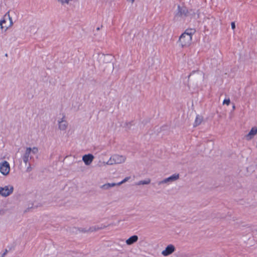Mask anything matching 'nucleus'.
I'll return each instance as SVG.
<instances>
[{"label": "nucleus", "instance_id": "obj_1", "mask_svg": "<svg viewBox=\"0 0 257 257\" xmlns=\"http://www.w3.org/2000/svg\"><path fill=\"white\" fill-rule=\"evenodd\" d=\"M195 30L192 29H187L180 36L178 44L182 48H186L189 47L192 41V35L195 33Z\"/></svg>", "mask_w": 257, "mask_h": 257}, {"label": "nucleus", "instance_id": "obj_2", "mask_svg": "<svg viewBox=\"0 0 257 257\" xmlns=\"http://www.w3.org/2000/svg\"><path fill=\"white\" fill-rule=\"evenodd\" d=\"M204 74L201 71L192 72L188 77V86L190 89L197 86V84L203 80Z\"/></svg>", "mask_w": 257, "mask_h": 257}, {"label": "nucleus", "instance_id": "obj_3", "mask_svg": "<svg viewBox=\"0 0 257 257\" xmlns=\"http://www.w3.org/2000/svg\"><path fill=\"white\" fill-rule=\"evenodd\" d=\"M93 61L96 63H102L103 64H107L110 67V69H112V64L111 61H109V57L100 53H95L92 56Z\"/></svg>", "mask_w": 257, "mask_h": 257}, {"label": "nucleus", "instance_id": "obj_4", "mask_svg": "<svg viewBox=\"0 0 257 257\" xmlns=\"http://www.w3.org/2000/svg\"><path fill=\"white\" fill-rule=\"evenodd\" d=\"M126 158L122 155L115 154L111 156L106 162H103L104 165H113L114 164H121L125 162Z\"/></svg>", "mask_w": 257, "mask_h": 257}, {"label": "nucleus", "instance_id": "obj_5", "mask_svg": "<svg viewBox=\"0 0 257 257\" xmlns=\"http://www.w3.org/2000/svg\"><path fill=\"white\" fill-rule=\"evenodd\" d=\"M38 153V149L37 147L27 148L22 156V159L25 165H27L29 160L32 158L31 154H36Z\"/></svg>", "mask_w": 257, "mask_h": 257}, {"label": "nucleus", "instance_id": "obj_6", "mask_svg": "<svg viewBox=\"0 0 257 257\" xmlns=\"http://www.w3.org/2000/svg\"><path fill=\"white\" fill-rule=\"evenodd\" d=\"M58 129L61 131H65L68 127V122L65 113L60 114L57 118Z\"/></svg>", "mask_w": 257, "mask_h": 257}, {"label": "nucleus", "instance_id": "obj_7", "mask_svg": "<svg viewBox=\"0 0 257 257\" xmlns=\"http://www.w3.org/2000/svg\"><path fill=\"white\" fill-rule=\"evenodd\" d=\"M10 171L9 163L6 161L0 162V172L4 175H8Z\"/></svg>", "mask_w": 257, "mask_h": 257}, {"label": "nucleus", "instance_id": "obj_8", "mask_svg": "<svg viewBox=\"0 0 257 257\" xmlns=\"http://www.w3.org/2000/svg\"><path fill=\"white\" fill-rule=\"evenodd\" d=\"M14 190L12 186H6L0 188V194L4 197H7L11 194Z\"/></svg>", "mask_w": 257, "mask_h": 257}, {"label": "nucleus", "instance_id": "obj_9", "mask_svg": "<svg viewBox=\"0 0 257 257\" xmlns=\"http://www.w3.org/2000/svg\"><path fill=\"white\" fill-rule=\"evenodd\" d=\"M175 249V246L173 244H170L162 251L161 253L163 256H167L173 253Z\"/></svg>", "mask_w": 257, "mask_h": 257}, {"label": "nucleus", "instance_id": "obj_10", "mask_svg": "<svg viewBox=\"0 0 257 257\" xmlns=\"http://www.w3.org/2000/svg\"><path fill=\"white\" fill-rule=\"evenodd\" d=\"M94 157L92 154H88L82 156V160L86 166L90 165L94 160Z\"/></svg>", "mask_w": 257, "mask_h": 257}, {"label": "nucleus", "instance_id": "obj_11", "mask_svg": "<svg viewBox=\"0 0 257 257\" xmlns=\"http://www.w3.org/2000/svg\"><path fill=\"white\" fill-rule=\"evenodd\" d=\"M257 134V127L254 126L251 128L249 133L244 136V138L247 141L251 140L255 135Z\"/></svg>", "mask_w": 257, "mask_h": 257}, {"label": "nucleus", "instance_id": "obj_12", "mask_svg": "<svg viewBox=\"0 0 257 257\" xmlns=\"http://www.w3.org/2000/svg\"><path fill=\"white\" fill-rule=\"evenodd\" d=\"M179 178H180L179 174L176 173V174H173L172 175H171V176H170L167 178L168 181V183H169V185H170L172 183L175 182L177 181L178 180H179Z\"/></svg>", "mask_w": 257, "mask_h": 257}, {"label": "nucleus", "instance_id": "obj_13", "mask_svg": "<svg viewBox=\"0 0 257 257\" xmlns=\"http://www.w3.org/2000/svg\"><path fill=\"white\" fill-rule=\"evenodd\" d=\"M139 239V237L137 235H134L128 238L127 239L125 240V243L128 245H131L134 243L136 242Z\"/></svg>", "mask_w": 257, "mask_h": 257}, {"label": "nucleus", "instance_id": "obj_14", "mask_svg": "<svg viewBox=\"0 0 257 257\" xmlns=\"http://www.w3.org/2000/svg\"><path fill=\"white\" fill-rule=\"evenodd\" d=\"M203 120V117L199 114L196 115L193 125L194 126H197L200 125Z\"/></svg>", "mask_w": 257, "mask_h": 257}, {"label": "nucleus", "instance_id": "obj_15", "mask_svg": "<svg viewBox=\"0 0 257 257\" xmlns=\"http://www.w3.org/2000/svg\"><path fill=\"white\" fill-rule=\"evenodd\" d=\"M151 180L150 178H146L144 180H140L135 183V185L136 186H141V185H149L151 183Z\"/></svg>", "mask_w": 257, "mask_h": 257}, {"label": "nucleus", "instance_id": "obj_16", "mask_svg": "<svg viewBox=\"0 0 257 257\" xmlns=\"http://www.w3.org/2000/svg\"><path fill=\"white\" fill-rule=\"evenodd\" d=\"M115 186H117V183H106L100 186V188L106 190L109 189L110 188L113 187Z\"/></svg>", "mask_w": 257, "mask_h": 257}, {"label": "nucleus", "instance_id": "obj_17", "mask_svg": "<svg viewBox=\"0 0 257 257\" xmlns=\"http://www.w3.org/2000/svg\"><path fill=\"white\" fill-rule=\"evenodd\" d=\"M100 229V228L96 226H92L89 227L88 229H86V228H82L81 229V231L83 232H91L97 231Z\"/></svg>", "mask_w": 257, "mask_h": 257}, {"label": "nucleus", "instance_id": "obj_18", "mask_svg": "<svg viewBox=\"0 0 257 257\" xmlns=\"http://www.w3.org/2000/svg\"><path fill=\"white\" fill-rule=\"evenodd\" d=\"M178 13H177V16H181L186 15L187 12L186 8L178 6Z\"/></svg>", "mask_w": 257, "mask_h": 257}, {"label": "nucleus", "instance_id": "obj_19", "mask_svg": "<svg viewBox=\"0 0 257 257\" xmlns=\"http://www.w3.org/2000/svg\"><path fill=\"white\" fill-rule=\"evenodd\" d=\"M7 14H6L4 16V19L0 21V27L2 29L6 28V30L8 29V27L4 26V24L6 23L5 18L7 17Z\"/></svg>", "mask_w": 257, "mask_h": 257}, {"label": "nucleus", "instance_id": "obj_20", "mask_svg": "<svg viewBox=\"0 0 257 257\" xmlns=\"http://www.w3.org/2000/svg\"><path fill=\"white\" fill-rule=\"evenodd\" d=\"M163 184H166L167 185H169V184L168 183V181L167 178H166L163 179L162 180L158 182V185H162Z\"/></svg>", "mask_w": 257, "mask_h": 257}, {"label": "nucleus", "instance_id": "obj_21", "mask_svg": "<svg viewBox=\"0 0 257 257\" xmlns=\"http://www.w3.org/2000/svg\"><path fill=\"white\" fill-rule=\"evenodd\" d=\"M130 178H131V177H125L122 181H121V182H120L117 183V186H119V185H121L122 184L126 182L128 180H130Z\"/></svg>", "mask_w": 257, "mask_h": 257}, {"label": "nucleus", "instance_id": "obj_22", "mask_svg": "<svg viewBox=\"0 0 257 257\" xmlns=\"http://www.w3.org/2000/svg\"><path fill=\"white\" fill-rule=\"evenodd\" d=\"M230 100L229 98L224 99L223 101V104H226L227 105H229Z\"/></svg>", "mask_w": 257, "mask_h": 257}, {"label": "nucleus", "instance_id": "obj_23", "mask_svg": "<svg viewBox=\"0 0 257 257\" xmlns=\"http://www.w3.org/2000/svg\"><path fill=\"white\" fill-rule=\"evenodd\" d=\"M7 15H8V17L10 20V27H12L13 25V21H12V18L10 17V15L7 13Z\"/></svg>", "mask_w": 257, "mask_h": 257}, {"label": "nucleus", "instance_id": "obj_24", "mask_svg": "<svg viewBox=\"0 0 257 257\" xmlns=\"http://www.w3.org/2000/svg\"><path fill=\"white\" fill-rule=\"evenodd\" d=\"M133 122H125V124L126 125V127H127L128 128H130L131 126L133 125Z\"/></svg>", "mask_w": 257, "mask_h": 257}, {"label": "nucleus", "instance_id": "obj_25", "mask_svg": "<svg viewBox=\"0 0 257 257\" xmlns=\"http://www.w3.org/2000/svg\"><path fill=\"white\" fill-rule=\"evenodd\" d=\"M231 27L233 30H234L235 28V24L234 22H231Z\"/></svg>", "mask_w": 257, "mask_h": 257}, {"label": "nucleus", "instance_id": "obj_26", "mask_svg": "<svg viewBox=\"0 0 257 257\" xmlns=\"http://www.w3.org/2000/svg\"><path fill=\"white\" fill-rule=\"evenodd\" d=\"M127 1L129 3H130V4H133L134 3L135 0H127Z\"/></svg>", "mask_w": 257, "mask_h": 257}, {"label": "nucleus", "instance_id": "obj_27", "mask_svg": "<svg viewBox=\"0 0 257 257\" xmlns=\"http://www.w3.org/2000/svg\"><path fill=\"white\" fill-rule=\"evenodd\" d=\"M31 170V168L30 165H29V167L27 168V171L28 172H30Z\"/></svg>", "mask_w": 257, "mask_h": 257}, {"label": "nucleus", "instance_id": "obj_28", "mask_svg": "<svg viewBox=\"0 0 257 257\" xmlns=\"http://www.w3.org/2000/svg\"><path fill=\"white\" fill-rule=\"evenodd\" d=\"M5 253H3V254L1 255V257H4V255H5Z\"/></svg>", "mask_w": 257, "mask_h": 257}, {"label": "nucleus", "instance_id": "obj_29", "mask_svg": "<svg viewBox=\"0 0 257 257\" xmlns=\"http://www.w3.org/2000/svg\"><path fill=\"white\" fill-rule=\"evenodd\" d=\"M232 108H233V109H235V105H234L233 106Z\"/></svg>", "mask_w": 257, "mask_h": 257}]
</instances>
